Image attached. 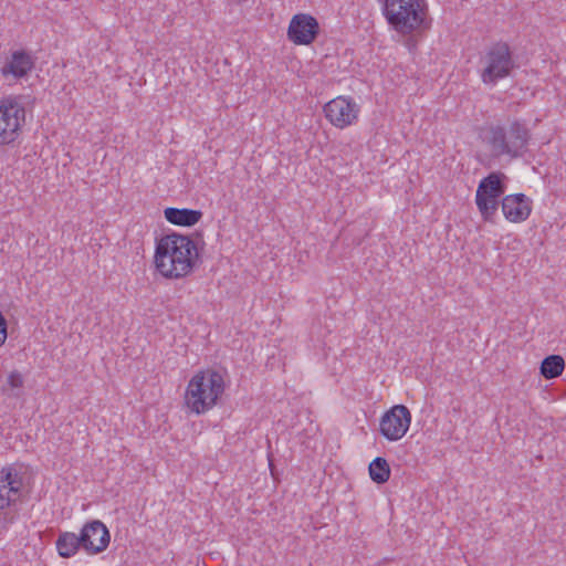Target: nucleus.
Masks as SVG:
<instances>
[{"label":"nucleus","instance_id":"39448f33","mask_svg":"<svg viewBox=\"0 0 566 566\" xmlns=\"http://www.w3.org/2000/svg\"><path fill=\"white\" fill-rule=\"evenodd\" d=\"M530 140V130L518 122L511 123L506 130L503 126L495 125L488 129L486 143L495 157L510 156L516 158L523 155Z\"/></svg>","mask_w":566,"mask_h":566},{"label":"nucleus","instance_id":"f8f14e48","mask_svg":"<svg viewBox=\"0 0 566 566\" xmlns=\"http://www.w3.org/2000/svg\"><path fill=\"white\" fill-rule=\"evenodd\" d=\"M319 30L318 22L310 14H295L287 29V36L295 44H311Z\"/></svg>","mask_w":566,"mask_h":566},{"label":"nucleus","instance_id":"4468645a","mask_svg":"<svg viewBox=\"0 0 566 566\" xmlns=\"http://www.w3.org/2000/svg\"><path fill=\"white\" fill-rule=\"evenodd\" d=\"M532 208L523 193L509 195L502 200V212L511 222H522L528 218Z\"/></svg>","mask_w":566,"mask_h":566},{"label":"nucleus","instance_id":"aec40b11","mask_svg":"<svg viewBox=\"0 0 566 566\" xmlns=\"http://www.w3.org/2000/svg\"><path fill=\"white\" fill-rule=\"evenodd\" d=\"M8 337V323L2 312L0 311V347L6 343Z\"/></svg>","mask_w":566,"mask_h":566},{"label":"nucleus","instance_id":"f3484780","mask_svg":"<svg viewBox=\"0 0 566 566\" xmlns=\"http://www.w3.org/2000/svg\"><path fill=\"white\" fill-rule=\"evenodd\" d=\"M565 367L564 358L559 355H551L541 364V374L546 379H553L562 375Z\"/></svg>","mask_w":566,"mask_h":566},{"label":"nucleus","instance_id":"7ed1b4c3","mask_svg":"<svg viewBox=\"0 0 566 566\" xmlns=\"http://www.w3.org/2000/svg\"><path fill=\"white\" fill-rule=\"evenodd\" d=\"M27 473L28 469L22 463L0 468V533L15 522L17 506L24 495Z\"/></svg>","mask_w":566,"mask_h":566},{"label":"nucleus","instance_id":"9d476101","mask_svg":"<svg viewBox=\"0 0 566 566\" xmlns=\"http://www.w3.org/2000/svg\"><path fill=\"white\" fill-rule=\"evenodd\" d=\"M327 120L337 128H346L356 123L359 106L350 98L338 96L324 106Z\"/></svg>","mask_w":566,"mask_h":566},{"label":"nucleus","instance_id":"ddd939ff","mask_svg":"<svg viewBox=\"0 0 566 566\" xmlns=\"http://www.w3.org/2000/svg\"><path fill=\"white\" fill-rule=\"evenodd\" d=\"M34 67L33 57L25 50L13 51L7 62L0 69L4 78L20 80L25 77Z\"/></svg>","mask_w":566,"mask_h":566},{"label":"nucleus","instance_id":"a211bd4d","mask_svg":"<svg viewBox=\"0 0 566 566\" xmlns=\"http://www.w3.org/2000/svg\"><path fill=\"white\" fill-rule=\"evenodd\" d=\"M368 469L370 479L378 484L387 482L390 478V468L384 458L377 457L374 459Z\"/></svg>","mask_w":566,"mask_h":566},{"label":"nucleus","instance_id":"6e6552de","mask_svg":"<svg viewBox=\"0 0 566 566\" xmlns=\"http://www.w3.org/2000/svg\"><path fill=\"white\" fill-rule=\"evenodd\" d=\"M504 193L501 175L492 172L483 178L476 189L475 203L485 221H491L499 207V198Z\"/></svg>","mask_w":566,"mask_h":566},{"label":"nucleus","instance_id":"423d86ee","mask_svg":"<svg viewBox=\"0 0 566 566\" xmlns=\"http://www.w3.org/2000/svg\"><path fill=\"white\" fill-rule=\"evenodd\" d=\"M480 63L481 81L486 85H495L500 80L510 76L515 67L512 51L503 41L492 44L481 57Z\"/></svg>","mask_w":566,"mask_h":566},{"label":"nucleus","instance_id":"6ab92c4d","mask_svg":"<svg viewBox=\"0 0 566 566\" xmlns=\"http://www.w3.org/2000/svg\"><path fill=\"white\" fill-rule=\"evenodd\" d=\"M7 384L11 389L21 388L23 386V378L19 371L14 370L9 374Z\"/></svg>","mask_w":566,"mask_h":566},{"label":"nucleus","instance_id":"1a4fd4ad","mask_svg":"<svg viewBox=\"0 0 566 566\" xmlns=\"http://www.w3.org/2000/svg\"><path fill=\"white\" fill-rule=\"evenodd\" d=\"M410 423V410L403 405H396L381 416L379 431L388 441H398L405 437Z\"/></svg>","mask_w":566,"mask_h":566},{"label":"nucleus","instance_id":"f03ea898","mask_svg":"<svg viewBox=\"0 0 566 566\" xmlns=\"http://www.w3.org/2000/svg\"><path fill=\"white\" fill-rule=\"evenodd\" d=\"M224 388V379L220 373L213 369L196 373L185 391L186 409L197 416L208 412L218 403Z\"/></svg>","mask_w":566,"mask_h":566},{"label":"nucleus","instance_id":"dca6fc26","mask_svg":"<svg viewBox=\"0 0 566 566\" xmlns=\"http://www.w3.org/2000/svg\"><path fill=\"white\" fill-rule=\"evenodd\" d=\"M82 548L81 536L75 533L64 532L61 533L56 539V549L60 556L70 558L74 556L77 551Z\"/></svg>","mask_w":566,"mask_h":566},{"label":"nucleus","instance_id":"20e7f679","mask_svg":"<svg viewBox=\"0 0 566 566\" xmlns=\"http://www.w3.org/2000/svg\"><path fill=\"white\" fill-rule=\"evenodd\" d=\"M387 23L399 34L410 35L428 28L426 0H377Z\"/></svg>","mask_w":566,"mask_h":566},{"label":"nucleus","instance_id":"0eeeda50","mask_svg":"<svg viewBox=\"0 0 566 566\" xmlns=\"http://www.w3.org/2000/svg\"><path fill=\"white\" fill-rule=\"evenodd\" d=\"M25 122V108L19 96L0 99V146L15 142Z\"/></svg>","mask_w":566,"mask_h":566},{"label":"nucleus","instance_id":"f257e3e1","mask_svg":"<svg viewBox=\"0 0 566 566\" xmlns=\"http://www.w3.org/2000/svg\"><path fill=\"white\" fill-rule=\"evenodd\" d=\"M193 240L176 232L163 235L156 243L155 265L167 279H181L188 275L198 259Z\"/></svg>","mask_w":566,"mask_h":566},{"label":"nucleus","instance_id":"9b49d317","mask_svg":"<svg viewBox=\"0 0 566 566\" xmlns=\"http://www.w3.org/2000/svg\"><path fill=\"white\" fill-rule=\"evenodd\" d=\"M82 548L90 555L104 552L111 541L109 531L98 520L86 523L81 530Z\"/></svg>","mask_w":566,"mask_h":566},{"label":"nucleus","instance_id":"2eb2a0df","mask_svg":"<svg viewBox=\"0 0 566 566\" xmlns=\"http://www.w3.org/2000/svg\"><path fill=\"white\" fill-rule=\"evenodd\" d=\"M164 216L166 220L172 224L191 227L201 219L202 212L193 209L169 207L165 209Z\"/></svg>","mask_w":566,"mask_h":566}]
</instances>
